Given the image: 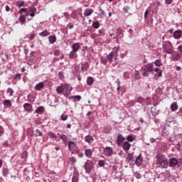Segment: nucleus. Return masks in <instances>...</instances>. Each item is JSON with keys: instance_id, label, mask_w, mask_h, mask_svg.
<instances>
[{"instance_id": "8fccbe9b", "label": "nucleus", "mask_w": 182, "mask_h": 182, "mask_svg": "<svg viewBox=\"0 0 182 182\" xmlns=\"http://www.w3.org/2000/svg\"><path fill=\"white\" fill-rule=\"evenodd\" d=\"M70 161L72 163V164H75V163H76V159L75 157H70Z\"/></svg>"}, {"instance_id": "13d9d810", "label": "nucleus", "mask_w": 182, "mask_h": 182, "mask_svg": "<svg viewBox=\"0 0 182 182\" xmlns=\"http://www.w3.org/2000/svg\"><path fill=\"white\" fill-rule=\"evenodd\" d=\"M171 2H173V0H165L166 5H171Z\"/></svg>"}, {"instance_id": "37998d69", "label": "nucleus", "mask_w": 182, "mask_h": 182, "mask_svg": "<svg viewBox=\"0 0 182 182\" xmlns=\"http://www.w3.org/2000/svg\"><path fill=\"white\" fill-rule=\"evenodd\" d=\"M68 117H69V116H68V115L62 114L60 116V119H61V120H63V122H65V121L68 120Z\"/></svg>"}, {"instance_id": "c85d7f7f", "label": "nucleus", "mask_w": 182, "mask_h": 182, "mask_svg": "<svg viewBox=\"0 0 182 182\" xmlns=\"http://www.w3.org/2000/svg\"><path fill=\"white\" fill-rule=\"evenodd\" d=\"M16 6H18V8H22V6H23V5H25V1H18L16 3Z\"/></svg>"}, {"instance_id": "393cba45", "label": "nucleus", "mask_w": 182, "mask_h": 182, "mask_svg": "<svg viewBox=\"0 0 182 182\" xmlns=\"http://www.w3.org/2000/svg\"><path fill=\"white\" fill-rule=\"evenodd\" d=\"M18 21L21 22V25H23L25 24V22H26V17H25L23 15H21Z\"/></svg>"}, {"instance_id": "e2e57ef3", "label": "nucleus", "mask_w": 182, "mask_h": 182, "mask_svg": "<svg viewBox=\"0 0 182 182\" xmlns=\"http://www.w3.org/2000/svg\"><path fill=\"white\" fill-rule=\"evenodd\" d=\"M10 9H11L9 8V6L6 5V12H9Z\"/></svg>"}, {"instance_id": "5701e85b", "label": "nucleus", "mask_w": 182, "mask_h": 182, "mask_svg": "<svg viewBox=\"0 0 182 182\" xmlns=\"http://www.w3.org/2000/svg\"><path fill=\"white\" fill-rule=\"evenodd\" d=\"M69 58L70 59H75V58H77V53H76V51H73V50L70 53Z\"/></svg>"}, {"instance_id": "5fc2aeb1", "label": "nucleus", "mask_w": 182, "mask_h": 182, "mask_svg": "<svg viewBox=\"0 0 182 182\" xmlns=\"http://www.w3.org/2000/svg\"><path fill=\"white\" fill-rule=\"evenodd\" d=\"M73 99H77V100H80L82 99V97H80V95H75L74 97H73Z\"/></svg>"}, {"instance_id": "1a4fd4ad", "label": "nucleus", "mask_w": 182, "mask_h": 182, "mask_svg": "<svg viewBox=\"0 0 182 182\" xmlns=\"http://www.w3.org/2000/svg\"><path fill=\"white\" fill-rule=\"evenodd\" d=\"M45 87V82H41L36 85L34 87L35 90L40 91Z\"/></svg>"}, {"instance_id": "774afa93", "label": "nucleus", "mask_w": 182, "mask_h": 182, "mask_svg": "<svg viewBox=\"0 0 182 182\" xmlns=\"http://www.w3.org/2000/svg\"><path fill=\"white\" fill-rule=\"evenodd\" d=\"M178 50H180L181 52H182V46H178Z\"/></svg>"}, {"instance_id": "7c9ffc66", "label": "nucleus", "mask_w": 182, "mask_h": 182, "mask_svg": "<svg viewBox=\"0 0 182 182\" xmlns=\"http://www.w3.org/2000/svg\"><path fill=\"white\" fill-rule=\"evenodd\" d=\"M76 146V144H75V142L70 141L68 142V149L69 150H72V149H73V147H75Z\"/></svg>"}, {"instance_id": "09e8293b", "label": "nucleus", "mask_w": 182, "mask_h": 182, "mask_svg": "<svg viewBox=\"0 0 182 182\" xmlns=\"http://www.w3.org/2000/svg\"><path fill=\"white\" fill-rule=\"evenodd\" d=\"M7 93H9L10 96H12L14 95V90L12 88H8Z\"/></svg>"}, {"instance_id": "c03bdc74", "label": "nucleus", "mask_w": 182, "mask_h": 182, "mask_svg": "<svg viewBox=\"0 0 182 182\" xmlns=\"http://www.w3.org/2000/svg\"><path fill=\"white\" fill-rule=\"evenodd\" d=\"M119 47H114V55H116L117 56L118 53H119Z\"/></svg>"}, {"instance_id": "f8f14e48", "label": "nucleus", "mask_w": 182, "mask_h": 182, "mask_svg": "<svg viewBox=\"0 0 182 182\" xmlns=\"http://www.w3.org/2000/svg\"><path fill=\"white\" fill-rule=\"evenodd\" d=\"M177 163H178L177 159L172 158L169 161V166L170 167H176V166H177Z\"/></svg>"}, {"instance_id": "c9c22d12", "label": "nucleus", "mask_w": 182, "mask_h": 182, "mask_svg": "<svg viewBox=\"0 0 182 182\" xmlns=\"http://www.w3.org/2000/svg\"><path fill=\"white\" fill-rule=\"evenodd\" d=\"M2 173H3V176L4 177H6V176H8V174H9V171H8V168H4L2 169Z\"/></svg>"}, {"instance_id": "4468645a", "label": "nucleus", "mask_w": 182, "mask_h": 182, "mask_svg": "<svg viewBox=\"0 0 182 182\" xmlns=\"http://www.w3.org/2000/svg\"><path fill=\"white\" fill-rule=\"evenodd\" d=\"M123 141H124V136L120 135H118L117 139V143L118 144V146H121L122 143H123Z\"/></svg>"}, {"instance_id": "a211bd4d", "label": "nucleus", "mask_w": 182, "mask_h": 182, "mask_svg": "<svg viewBox=\"0 0 182 182\" xmlns=\"http://www.w3.org/2000/svg\"><path fill=\"white\" fill-rule=\"evenodd\" d=\"M23 107L26 112H32V105L26 103L23 105Z\"/></svg>"}, {"instance_id": "6e6d98bb", "label": "nucleus", "mask_w": 182, "mask_h": 182, "mask_svg": "<svg viewBox=\"0 0 182 182\" xmlns=\"http://www.w3.org/2000/svg\"><path fill=\"white\" fill-rule=\"evenodd\" d=\"M117 92H119L120 90V81L119 80H117Z\"/></svg>"}, {"instance_id": "39448f33", "label": "nucleus", "mask_w": 182, "mask_h": 182, "mask_svg": "<svg viewBox=\"0 0 182 182\" xmlns=\"http://www.w3.org/2000/svg\"><path fill=\"white\" fill-rule=\"evenodd\" d=\"M107 60H109V63H112L113 60H117V55L114 54V53L111 52L107 56Z\"/></svg>"}, {"instance_id": "58836bf2", "label": "nucleus", "mask_w": 182, "mask_h": 182, "mask_svg": "<svg viewBox=\"0 0 182 182\" xmlns=\"http://www.w3.org/2000/svg\"><path fill=\"white\" fill-rule=\"evenodd\" d=\"M60 137L64 143H66V141H68V136L63 134V135H61Z\"/></svg>"}, {"instance_id": "f704fd0d", "label": "nucleus", "mask_w": 182, "mask_h": 182, "mask_svg": "<svg viewBox=\"0 0 182 182\" xmlns=\"http://www.w3.org/2000/svg\"><path fill=\"white\" fill-rule=\"evenodd\" d=\"M40 36H49L50 33L48 31H44L39 33Z\"/></svg>"}, {"instance_id": "dca6fc26", "label": "nucleus", "mask_w": 182, "mask_h": 182, "mask_svg": "<svg viewBox=\"0 0 182 182\" xmlns=\"http://www.w3.org/2000/svg\"><path fill=\"white\" fill-rule=\"evenodd\" d=\"M181 58V54H180V53H176V54H174V55H173L171 56V60L177 61V60H178Z\"/></svg>"}, {"instance_id": "bf43d9fd", "label": "nucleus", "mask_w": 182, "mask_h": 182, "mask_svg": "<svg viewBox=\"0 0 182 182\" xmlns=\"http://www.w3.org/2000/svg\"><path fill=\"white\" fill-rule=\"evenodd\" d=\"M15 79H18V80H21V74H16L15 75Z\"/></svg>"}, {"instance_id": "603ef678", "label": "nucleus", "mask_w": 182, "mask_h": 182, "mask_svg": "<svg viewBox=\"0 0 182 182\" xmlns=\"http://www.w3.org/2000/svg\"><path fill=\"white\" fill-rule=\"evenodd\" d=\"M101 62L102 63H104V65H106V63H107V59L105 58H101Z\"/></svg>"}, {"instance_id": "9d476101", "label": "nucleus", "mask_w": 182, "mask_h": 182, "mask_svg": "<svg viewBox=\"0 0 182 182\" xmlns=\"http://www.w3.org/2000/svg\"><path fill=\"white\" fill-rule=\"evenodd\" d=\"M94 140L95 139H93V136L91 135H87L85 136V141H86V143H88V144H91V143H93Z\"/></svg>"}, {"instance_id": "79ce46f5", "label": "nucleus", "mask_w": 182, "mask_h": 182, "mask_svg": "<svg viewBox=\"0 0 182 182\" xmlns=\"http://www.w3.org/2000/svg\"><path fill=\"white\" fill-rule=\"evenodd\" d=\"M156 92L157 93V95H163V90L160 87H158L156 90Z\"/></svg>"}, {"instance_id": "f257e3e1", "label": "nucleus", "mask_w": 182, "mask_h": 182, "mask_svg": "<svg viewBox=\"0 0 182 182\" xmlns=\"http://www.w3.org/2000/svg\"><path fill=\"white\" fill-rule=\"evenodd\" d=\"M156 164L159 168H167L168 167V159L161 154L156 155Z\"/></svg>"}, {"instance_id": "0e129e2a", "label": "nucleus", "mask_w": 182, "mask_h": 182, "mask_svg": "<svg viewBox=\"0 0 182 182\" xmlns=\"http://www.w3.org/2000/svg\"><path fill=\"white\" fill-rule=\"evenodd\" d=\"M150 141H151V143H154V142L156 141V139H154V138H151V139H150Z\"/></svg>"}, {"instance_id": "20e7f679", "label": "nucleus", "mask_w": 182, "mask_h": 182, "mask_svg": "<svg viewBox=\"0 0 182 182\" xmlns=\"http://www.w3.org/2000/svg\"><path fill=\"white\" fill-rule=\"evenodd\" d=\"M84 168L86 173L89 174L92 171V168H93V162L91 161H87L84 165Z\"/></svg>"}, {"instance_id": "aec40b11", "label": "nucleus", "mask_w": 182, "mask_h": 182, "mask_svg": "<svg viewBox=\"0 0 182 182\" xmlns=\"http://www.w3.org/2000/svg\"><path fill=\"white\" fill-rule=\"evenodd\" d=\"M3 104L4 107H12V102L9 100H5Z\"/></svg>"}, {"instance_id": "680f3d73", "label": "nucleus", "mask_w": 182, "mask_h": 182, "mask_svg": "<svg viewBox=\"0 0 182 182\" xmlns=\"http://www.w3.org/2000/svg\"><path fill=\"white\" fill-rule=\"evenodd\" d=\"M3 133H4V128L0 126V136H2Z\"/></svg>"}, {"instance_id": "4be33fe9", "label": "nucleus", "mask_w": 182, "mask_h": 182, "mask_svg": "<svg viewBox=\"0 0 182 182\" xmlns=\"http://www.w3.org/2000/svg\"><path fill=\"white\" fill-rule=\"evenodd\" d=\"M56 92L58 95H62V93H63V92H64V85L57 87Z\"/></svg>"}, {"instance_id": "6ab92c4d", "label": "nucleus", "mask_w": 182, "mask_h": 182, "mask_svg": "<svg viewBox=\"0 0 182 182\" xmlns=\"http://www.w3.org/2000/svg\"><path fill=\"white\" fill-rule=\"evenodd\" d=\"M72 182H79V174L76 171L73 173Z\"/></svg>"}, {"instance_id": "864d4df0", "label": "nucleus", "mask_w": 182, "mask_h": 182, "mask_svg": "<svg viewBox=\"0 0 182 182\" xmlns=\"http://www.w3.org/2000/svg\"><path fill=\"white\" fill-rule=\"evenodd\" d=\"M35 36H36L35 33H33L30 35L28 39H30V41H33L35 39Z\"/></svg>"}, {"instance_id": "2f4dec72", "label": "nucleus", "mask_w": 182, "mask_h": 182, "mask_svg": "<svg viewBox=\"0 0 182 182\" xmlns=\"http://www.w3.org/2000/svg\"><path fill=\"white\" fill-rule=\"evenodd\" d=\"M116 31L117 34L114 36V38H117V36H119V35H121V38H123V33L122 32V29L117 28Z\"/></svg>"}, {"instance_id": "a19ab883", "label": "nucleus", "mask_w": 182, "mask_h": 182, "mask_svg": "<svg viewBox=\"0 0 182 182\" xmlns=\"http://www.w3.org/2000/svg\"><path fill=\"white\" fill-rule=\"evenodd\" d=\"M133 159V155H132L131 154H128V156L126 158L127 161H132Z\"/></svg>"}, {"instance_id": "423d86ee", "label": "nucleus", "mask_w": 182, "mask_h": 182, "mask_svg": "<svg viewBox=\"0 0 182 182\" xmlns=\"http://www.w3.org/2000/svg\"><path fill=\"white\" fill-rule=\"evenodd\" d=\"M104 154L105 156H112L113 154V149L112 147H105L104 149Z\"/></svg>"}, {"instance_id": "c756f323", "label": "nucleus", "mask_w": 182, "mask_h": 182, "mask_svg": "<svg viewBox=\"0 0 182 182\" xmlns=\"http://www.w3.org/2000/svg\"><path fill=\"white\" fill-rule=\"evenodd\" d=\"M141 161H142L141 157V156L139 155V156L136 159V166H141Z\"/></svg>"}, {"instance_id": "4c0bfd02", "label": "nucleus", "mask_w": 182, "mask_h": 182, "mask_svg": "<svg viewBox=\"0 0 182 182\" xmlns=\"http://www.w3.org/2000/svg\"><path fill=\"white\" fill-rule=\"evenodd\" d=\"M43 134V133H42V132H41V130H39V129L36 130V137L42 136Z\"/></svg>"}, {"instance_id": "412c9836", "label": "nucleus", "mask_w": 182, "mask_h": 182, "mask_svg": "<svg viewBox=\"0 0 182 182\" xmlns=\"http://www.w3.org/2000/svg\"><path fill=\"white\" fill-rule=\"evenodd\" d=\"M43 112H45V107L42 106L38 107L35 111L38 114H41V113H43Z\"/></svg>"}, {"instance_id": "49530a36", "label": "nucleus", "mask_w": 182, "mask_h": 182, "mask_svg": "<svg viewBox=\"0 0 182 182\" xmlns=\"http://www.w3.org/2000/svg\"><path fill=\"white\" fill-rule=\"evenodd\" d=\"M28 11V9H21L18 11V14H20V15H22V14Z\"/></svg>"}, {"instance_id": "ea45409f", "label": "nucleus", "mask_w": 182, "mask_h": 182, "mask_svg": "<svg viewBox=\"0 0 182 182\" xmlns=\"http://www.w3.org/2000/svg\"><path fill=\"white\" fill-rule=\"evenodd\" d=\"M48 136H49V137H50L51 139H56V134H55V133L53 132H48Z\"/></svg>"}, {"instance_id": "a18cd8bd", "label": "nucleus", "mask_w": 182, "mask_h": 182, "mask_svg": "<svg viewBox=\"0 0 182 182\" xmlns=\"http://www.w3.org/2000/svg\"><path fill=\"white\" fill-rule=\"evenodd\" d=\"M98 165L100 166V167H105V161L103 160L99 161Z\"/></svg>"}, {"instance_id": "f03ea898", "label": "nucleus", "mask_w": 182, "mask_h": 182, "mask_svg": "<svg viewBox=\"0 0 182 182\" xmlns=\"http://www.w3.org/2000/svg\"><path fill=\"white\" fill-rule=\"evenodd\" d=\"M153 70H154V65H153V63H149L145 65L142 75L146 77L149 76V73H147V72H153Z\"/></svg>"}, {"instance_id": "6e6552de", "label": "nucleus", "mask_w": 182, "mask_h": 182, "mask_svg": "<svg viewBox=\"0 0 182 182\" xmlns=\"http://www.w3.org/2000/svg\"><path fill=\"white\" fill-rule=\"evenodd\" d=\"M130 147H132V145L128 141H124L122 144V149L124 151H126V153L130 150Z\"/></svg>"}, {"instance_id": "e433bc0d", "label": "nucleus", "mask_w": 182, "mask_h": 182, "mask_svg": "<svg viewBox=\"0 0 182 182\" xmlns=\"http://www.w3.org/2000/svg\"><path fill=\"white\" fill-rule=\"evenodd\" d=\"M99 26H100V23H99V22H94L92 23V27L94 29H99Z\"/></svg>"}, {"instance_id": "473e14b6", "label": "nucleus", "mask_w": 182, "mask_h": 182, "mask_svg": "<svg viewBox=\"0 0 182 182\" xmlns=\"http://www.w3.org/2000/svg\"><path fill=\"white\" fill-rule=\"evenodd\" d=\"M151 113L152 116H156L159 113V111H156V107H152L151 108Z\"/></svg>"}, {"instance_id": "a878e982", "label": "nucleus", "mask_w": 182, "mask_h": 182, "mask_svg": "<svg viewBox=\"0 0 182 182\" xmlns=\"http://www.w3.org/2000/svg\"><path fill=\"white\" fill-rule=\"evenodd\" d=\"M95 82V80H93V77H89L87 79V85L88 86H92V85H93V82Z\"/></svg>"}, {"instance_id": "f3484780", "label": "nucleus", "mask_w": 182, "mask_h": 182, "mask_svg": "<svg viewBox=\"0 0 182 182\" xmlns=\"http://www.w3.org/2000/svg\"><path fill=\"white\" fill-rule=\"evenodd\" d=\"M94 11L92 9H86L85 12H84V16H90L92 14H93Z\"/></svg>"}, {"instance_id": "69168bd1", "label": "nucleus", "mask_w": 182, "mask_h": 182, "mask_svg": "<svg viewBox=\"0 0 182 182\" xmlns=\"http://www.w3.org/2000/svg\"><path fill=\"white\" fill-rule=\"evenodd\" d=\"M35 14L36 13H31L29 14V16H31V18H33L35 16Z\"/></svg>"}, {"instance_id": "cd10ccee", "label": "nucleus", "mask_w": 182, "mask_h": 182, "mask_svg": "<svg viewBox=\"0 0 182 182\" xmlns=\"http://www.w3.org/2000/svg\"><path fill=\"white\" fill-rule=\"evenodd\" d=\"M87 69H89V63L86 62L82 63L81 66V70H87Z\"/></svg>"}, {"instance_id": "052dcab7", "label": "nucleus", "mask_w": 182, "mask_h": 182, "mask_svg": "<svg viewBox=\"0 0 182 182\" xmlns=\"http://www.w3.org/2000/svg\"><path fill=\"white\" fill-rule=\"evenodd\" d=\"M147 15H149V10H146L144 13V18L147 19Z\"/></svg>"}, {"instance_id": "de8ad7c7", "label": "nucleus", "mask_w": 182, "mask_h": 182, "mask_svg": "<svg viewBox=\"0 0 182 182\" xmlns=\"http://www.w3.org/2000/svg\"><path fill=\"white\" fill-rule=\"evenodd\" d=\"M127 139L128 140V141H134V139L133 138V136L131 135H128L127 137Z\"/></svg>"}, {"instance_id": "b1692460", "label": "nucleus", "mask_w": 182, "mask_h": 182, "mask_svg": "<svg viewBox=\"0 0 182 182\" xmlns=\"http://www.w3.org/2000/svg\"><path fill=\"white\" fill-rule=\"evenodd\" d=\"M177 109H178V105H177L176 102H173L171 105V109L172 110V112H176Z\"/></svg>"}, {"instance_id": "ddd939ff", "label": "nucleus", "mask_w": 182, "mask_h": 182, "mask_svg": "<svg viewBox=\"0 0 182 182\" xmlns=\"http://www.w3.org/2000/svg\"><path fill=\"white\" fill-rule=\"evenodd\" d=\"M72 49H73V52H77V50H79V49H80V43H75L72 46Z\"/></svg>"}, {"instance_id": "3c124183", "label": "nucleus", "mask_w": 182, "mask_h": 182, "mask_svg": "<svg viewBox=\"0 0 182 182\" xmlns=\"http://www.w3.org/2000/svg\"><path fill=\"white\" fill-rule=\"evenodd\" d=\"M154 64H155L156 66H161V61H160V60H155Z\"/></svg>"}, {"instance_id": "7ed1b4c3", "label": "nucleus", "mask_w": 182, "mask_h": 182, "mask_svg": "<svg viewBox=\"0 0 182 182\" xmlns=\"http://www.w3.org/2000/svg\"><path fill=\"white\" fill-rule=\"evenodd\" d=\"M171 46H173V44L169 41L163 44L164 50L166 53H173V49H171Z\"/></svg>"}, {"instance_id": "bb28decb", "label": "nucleus", "mask_w": 182, "mask_h": 182, "mask_svg": "<svg viewBox=\"0 0 182 182\" xmlns=\"http://www.w3.org/2000/svg\"><path fill=\"white\" fill-rule=\"evenodd\" d=\"M48 41L50 43H55V42H56V36H50L48 37Z\"/></svg>"}, {"instance_id": "0eeeda50", "label": "nucleus", "mask_w": 182, "mask_h": 182, "mask_svg": "<svg viewBox=\"0 0 182 182\" xmlns=\"http://www.w3.org/2000/svg\"><path fill=\"white\" fill-rule=\"evenodd\" d=\"M73 88L70 87V85L65 84L64 85V91L65 92V95L69 96L70 95V92H72Z\"/></svg>"}, {"instance_id": "9b49d317", "label": "nucleus", "mask_w": 182, "mask_h": 182, "mask_svg": "<svg viewBox=\"0 0 182 182\" xmlns=\"http://www.w3.org/2000/svg\"><path fill=\"white\" fill-rule=\"evenodd\" d=\"M92 154H93V151H92V149H85V155L86 156V157H87L88 159H91Z\"/></svg>"}, {"instance_id": "4d7b16f0", "label": "nucleus", "mask_w": 182, "mask_h": 182, "mask_svg": "<svg viewBox=\"0 0 182 182\" xmlns=\"http://www.w3.org/2000/svg\"><path fill=\"white\" fill-rule=\"evenodd\" d=\"M143 97H138V99H137V102H138V103H142V102H143Z\"/></svg>"}, {"instance_id": "2eb2a0df", "label": "nucleus", "mask_w": 182, "mask_h": 182, "mask_svg": "<svg viewBox=\"0 0 182 182\" xmlns=\"http://www.w3.org/2000/svg\"><path fill=\"white\" fill-rule=\"evenodd\" d=\"M181 35H182V32L180 30L176 31L173 33V38H175V39H180V38H181Z\"/></svg>"}, {"instance_id": "72a5a7b5", "label": "nucleus", "mask_w": 182, "mask_h": 182, "mask_svg": "<svg viewBox=\"0 0 182 182\" xmlns=\"http://www.w3.org/2000/svg\"><path fill=\"white\" fill-rule=\"evenodd\" d=\"M27 11H28V12H31V14H36V8L33 6L29 7L28 9H27Z\"/></svg>"}, {"instance_id": "338daca9", "label": "nucleus", "mask_w": 182, "mask_h": 182, "mask_svg": "<svg viewBox=\"0 0 182 182\" xmlns=\"http://www.w3.org/2000/svg\"><path fill=\"white\" fill-rule=\"evenodd\" d=\"M98 33H99L100 35H102V33H103V30H99V31H98Z\"/></svg>"}]
</instances>
